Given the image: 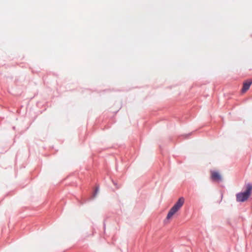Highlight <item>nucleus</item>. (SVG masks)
<instances>
[{
	"label": "nucleus",
	"instance_id": "obj_1",
	"mask_svg": "<svg viewBox=\"0 0 252 252\" xmlns=\"http://www.w3.org/2000/svg\"><path fill=\"white\" fill-rule=\"evenodd\" d=\"M244 190L238 192L236 194V201L238 202H244L250 197L252 193V184L248 183L244 186Z\"/></svg>",
	"mask_w": 252,
	"mask_h": 252
},
{
	"label": "nucleus",
	"instance_id": "obj_2",
	"mask_svg": "<svg viewBox=\"0 0 252 252\" xmlns=\"http://www.w3.org/2000/svg\"><path fill=\"white\" fill-rule=\"evenodd\" d=\"M185 202V198L184 197H180L174 205L170 208L168 211L166 219L164 220L165 223L166 220H168L171 219L172 217L178 212L182 208Z\"/></svg>",
	"mask_w": 252,
	"mask_h": 252
},
{
	"label": "nucleus",
	"instance_id": "obj_3",
	"mask_svg": "<svg viewBox=\"0 0 252 252\" xmlns=\"http://www.w3.org/2000/svg\"><path fill=\"white\" fill-rule=\"evenodd\" d=\"M211 178L213 181L220 182L222 180V177L220 173L217 171H214L211 173Z\"/></svg>",
	"mask_w": 252,
	"mask_h": 252
},
{
	"label": "nucleus",
	"instance_id": "obj_4",
	"mask_svg": "<svg viewBox=\"0 0 252 252\" xmlns=\"http://www.w3.org/2000/svg\"><path fill=\"white\" fill-rule=\"evenodd\" d=\"M252 84V79H249L245 81L243 83V85L242 89L241 90V92L244 93L246 92L250 88L251 85Z\"/></svg>",
	"mask_w": 252,
	"mask_h": 252
},
{
	"label": "nucleus",
	"instance_id": "obj_5",
	"mask_svg": "<svg viewBox=\"0 0 252 252\" xmlns=\"http://www.w3.org/2000/svg\"><path fill=\"white\" fill-rule=\"evenodd\" d=\"M98 191H99V187L96 186L95 188L94 191H93V192L92 193L90 198H89L88 199L91 200V199H93L95 197V196H96L97 194L98 193Z\"/></svg>",
	"mask_w": 252,
	"mask_h": 252
},
{
	"label": "nucleus",
	"instance_id": "obj_6",
	"mask_svg": "<svg viewBox=\"0 0 252 252\" xmlns=\"http://www.w3.org/2000/svg\"><path fill=\"white\" fill-rule=\"evenodd\" d=\"M192 132L189 133L188 134H184L183 135L184 136V138L185 139H188L189 137V136L192 134Z\"/></svg>",
	"mask_w": 252,
	"mask_h": 252
},
{
	"label": "nucleus",
	"instance_id": "obj_7",
	"mask_svg": "<svg viewBox=\"0 0 252 252\" xmlns=\"http://www.w3.org/2000/svg\"><path fill=\"white\" fill-rule=\"evenodd\" d=\"M112 182H113V184L116 187V188H119V187L117 186V183L113 180H112Z\"/></svg>",
	"mask_w": 252,
	"mask_h": 252
},
{
	"label": "nucleus",
	"instance_id": "obj_8",
	"mask_svg": "<svg viewBox=\"0 0 252 252\" xmlns=\"http://www.w3.org/2000/svg\"><path fill=\"white\" fill-rule=\"evenodd\" d=\"M103 227H104V229H105V221L103 222Z\"/></svg>",
	"mask_w": 252,
	"mask_h": 252
},
{
	"label": "nucleus",
	"instance_id": "obj_9",
	"mask_svg": "<svg viewBox=\"0 0 252 252\" xmlns=\"http://www.w3.org/2000/svg\"><path fill=\"white\" fill-rule=\"evenodd\" d=\"M15 126H13V129H15Z\"/></svg>",
	"mask_w": 252,
	"mask_h": 252
}]
</instances>
